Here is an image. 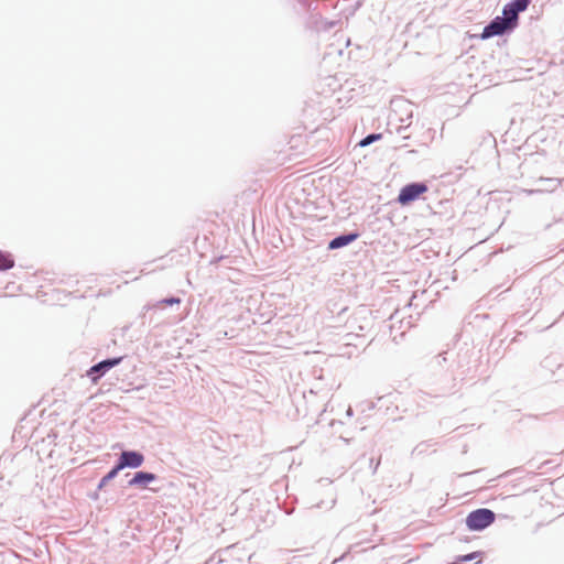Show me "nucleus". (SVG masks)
Instances as JSON below:
<instances>
[{
	"instance_id": "obj_1",
	"label": "nucleus",
	"mask_w": 564,
	"mask_h": 564,
	"mask_svg": "<svg viewBox=\"0 0 564 564\" xmlns=\"http://www.w3.org/2000/svg\"><path fill=\"white\" fill-rule=\"evenodd\" d=\"M496 514L486 508L471 511L466 517V525L470 531H481L495 522Z\"/></svg>"
},
{
	"instance_id": "obj_2",
	"label": "nucleus",
	"mask_w": 564,
	"mask_h": 564,
	"mask_svg": "<svg viewBox=\"0 0 564 564\" xmlns=\"http://www.w3.org/2000/svg\"><path fill=\"white\" fill-rule=\"evenodd\" d=\"M349 328L356 336H365L371 328V311L357 310L350 317Z\"/></svg>"
},
{
	"instance_id": "obj_3",
	"label": "nucleus",
	"mask_w": 564,
	"mask_h": 564,
	"mask_svg": "<svg viewBox=\"0 0 564 564\" xmlns=\"http://www.w3.org/2000/svg\"><path fill=\"white\" fill-rule=\"evenodd\" d=\"M517 24L509 17L495 18L482 31L481 37L489 39L496 35H501L507 30H511Z\"/></svg>"
},
{
	"instance_id": "obj_4",
	"label": "nucleus",
	"mask_w": 564,
	"mask_h": 564,
	"mask_svg": "<svg viewBox=\"0 0 564 564\" xmlns=\"http://www.w3.org/2000/svg\"><path fill=\"white\" fill-rule=\"evenodd\" d=\"M427 186L423 183H411L401 188L398 203L406 206L427 192Z\"/></svg>"
},
{
	"instance_id": "obj_5",
	"label": "nucleus",
	"mask_w": 564,
	"mask_h": 564,
	"mask_svg": "<svg viewBox=\"0 0 564 564\" xmlns=\"http://www.w3.org/2000/svg\"><path fill=\"white\" fill-rule=\"evenodd\" d=\"M144 462L142 454L138 452H122L117 464V469H123L126 467L137 468L140 467Z\"/></svg>"
},
{
	"instance_id": "obj_6",
	"label": "nucleus",
	"mask_w": 564,
	"mask_h": 564,
	"mask_svg": "<svg viewBox=\"0 0 564 564\" xmlns=\"http://www.w3.org/2000/svg\"><path fill=\"white\" fill-rule=\"evenodd\" d=\"M530 1L531 0H512L503 8L502 13L517 24L519 12L524 11L530 4Z\"/></svg>"
},
{
	"instance_id": "obj_7",
	"label": "nucleus",
	"mask_w": 564,
	"mask_h": 564,
	"mask_svg": "<svg viewBox=\"0 0 564 564\" xmlns=\"http://www.w3.org/2000/svg\"><path fill=\"white\" fill-rule=\"evenodd\" d=\"M357 238H358V234H350V235L339 236V237L333 239L329 242L328 248L329 249L341 248V247L347 246L350 242L355 241Z\"/></svg>"
},
{
	"instance_id": "obj_8",
	"label": "nucleus",
	"mask_w": 564,
	"mask_h": 564,
	"mask_svg": "<svg viewBox=\"0 0 564 564\" xmlns=\"http://www.w3.org/2000/svg\"><path fill=\"white\" fill-rule=\"evenodd\" d=\"M120 361H121V358L104 360V361L93 366L90 368V370L88 371V375L91 376L95 372H99V371H104L106 369H110V368L115 367L116 365H118Z\"/></svg>"
},
{
	"instance_id": "obj_9",
	"label": "nucleus",
	"mask_w": 564,
	"mask_h": 564,
	"mask_svg": "<svg viewBox=\"0 0 564 564\" xmlns=\"http://www.w3.org/2000/svg\"><path fill=\"white\" fill-rule=\"evenodd\" d=\"M155 479V475L152 473L139 471L134 475V477L129 481L130 486L151 482Z\"/></svg>"
},
{
	"instance_id": "obj_10",
	"label": "nucleus",
	"mask_w": 564,
	"mask_h": 564,
	"mask_svg": "<svg viewBox=\"0 0 564 564\" xmlns=\"http://www.w3.org/2000/svg\"><path fill=\"white\" fill-rule=\"evenodd\" d=\"M13 260L0 251V270H8L13 267Z\"/></svg>"
},
{
	"instance_id": "obj_11",
	"label": "nucleus",
	"mask_w": 564,
	"mask_h": 564,
	"mask_svg": "<svg viewBox=\"0 0 564 564\" xmlns=\"http://www.w3.org/2000/svg\"><path fill=\"white\" fill-rule=\"evenodd\" d=\"M120 471V469H117V466H115L106 476L102 477L99 484V488H102L106 486L111 479H113L117 474Z\"/></svg>"
},
{
	"instance_id": "obj_12",
	"label": "nucleus",
	"mask_w": 564,
	"mask_h": 564,
	"mask_svg": "<svg viewBox=\"0 0 564 564\" xmlns=\"http://www.w3.org/2000/svg\"><path fill=\"white\" fill-rule=\"evenodd\" d=\"M381 139V134L380 133H375V134H369L367 135L365 139H362L360 142H359V147H367L369 145L370 143L377 141V140H380Z\"/></svg>"
},
{
	"instance_id": "obj_13",
	"label": "nucleus",
	"mask_w": 564,
	"mask_h": 564,
	"mask_svg": "<svg viewBox=\"0 0 564 564\" xmlns=\"http://www.w3.org/2000/svg\"><path fill=\"white\" fill-rule=\"evenodd\" d=\"M477 556H478L477 553H470V554L462 556L459 560L460 561H470V560L476 558Z\"/></svg>"
},
{
	"instance_id": "obj_14",
	"label": "nucleus",
	"mask_w": 564,
	"mask_h": 564,
	"mask_svg": "<svg viewBox=\"0 0 564 564\" xmlns=\"http://www.w3.org/2000/svg\"><path fill=\"white\" fill-rule=\"evenodd\" d=\"M164 302H165L166 304H169V305H172V304H174V303H178V302H180V300H178V299H171V300H166V301H164Z\"/></svg>"
},
{
	"instance_id": "obj_15",
	"label": "nucleus",
	"mask_w": 564,
	"mask_h": 564,
	"mask_svg": "<svg viewBox=\"0 0 564 564\" xmlns=\"http://www.w3.org/2000/svg\"><path fill=\"white\" fill-rule=\"evenodd\" d=\"M99 377H93V382L97 383Z\"/></svg>"
}]
</instances>
